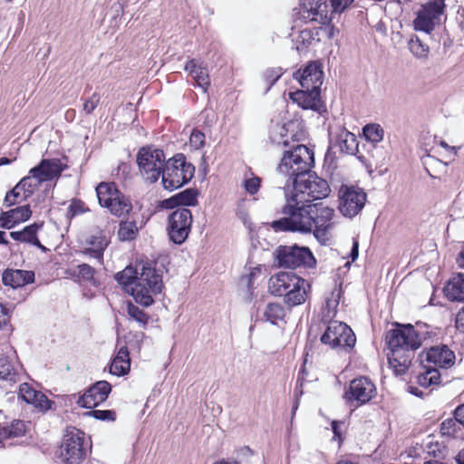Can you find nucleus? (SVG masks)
<instances>
[{
	"label": "nucleus",
	"instance_id": "nucleus-1",
	"mask_svg": "<svg viewBox=\"0 0 464 464\" xmlns=\"http://www.w3.org/2000/svg\"><path fill=\"white\" fill-rule=\"evenodd\" d=\"M427 334V332L422 333L411 324L401 325L387 333L388 362L396 375L406 373L415 351L420 347Z\"/></svg>",
	"mask_w": 464,
	"mask_h": 464
},
{
	"label": "nucleus",
	"instance_id": "nucleus-2",
	"mask_svg": "<svg viewBox=\"0 0 464 464\" xmlns=\"http://www.w3.org/2000/svg\"><path fill=\"white\" fill-rule=\"evenodd\" d=\"M115 279L127 294L146 307L154 303L153 295L160 294L163 287L161 276L150 264L137 268L129 266L117 273Z\"/></svg>",
	"mask_w": 464,
	"mask_h": 464
},
{
	"label": "nucleus",
	"instance_id": "nucleus-3",
	"mask_svg": "<svg viewBox=\"0 0 464 464\" xmlns=\"http://www.w3.org/2000/svg\"><path fill=\"white\" fill-rule=\"evenodd\" d=\"M63 168L59 159H44L32 168L14 188L7 192L4 203H21L27 200L43 183L58 179Z\"/></svg>",
	"mask_w": 464,
	"mask_h": 464
},
{
	"label": "nucleus",
	"instance_id": "nucleus-4",
	"mask_svg": "<svg viewBox=\"0 0 464 464\" xmlns=\"http://www.w3.org/2000/svg\"><path fill=\"white\" fill-rule=\"evenodd\" d=\"M268 288L272 295L283 296L286 304L295 306L305 302L310 285L292 272H280L270 277Z\"/></svg>",
	"mask_w": 464,
	"mask_h": 464
},
{
	"label": "nucleus",
	"instance_id": "nucleus-5",
	"mask_svg": "<svg viewBox=\"0 0 464 464\" xmlns=\"http://www.w3.org/2000/svg\"><path fill=\"white\" fill-rule=\"evenodd\" d=\"M292 183L295 193L291 198L286 197V203H311L325 198L331 192L327 181L311 170L303 179H295Z\"/></svg>",
	"mask_w": 464,
	"mask_h": 464
},
{
	"label": "nucleus",
	"instance_id": "nucleus-6",
	"mask_svg": "<svg viewBox=\"0 0 464 464\" xmlns=\"http://www.w3.org/2000/svg\"><path fill=\"white\" fill-rule=\"evenodd\" d=\"M318 205H286L284 213L286 217L275 220L271 227L276 231L309 232L314 227L312 211H316Z\"/></svg>",
	"mask_w": 464,
	"mask_h": 464
},
{
	"label": "nucleus",
	"instance_id": "nucleus-7",
	"mask_svg": "<svg viewBox=\"0 0 464 464\" xmlns=\"http://www.w3.org/2000/svg\"><path fill=\"white\" fill-rule=\"evenodd\" d=\"M314 164V152L305 145H297L284 153L278 170L295 179H303Z\"/></svg>",
	"mask_w": 464,
	"mask_h": 464
},
{
	"label": "nucleus",
	"instance_id": "nucleus-8",
	"mask_svg": "<svg viewBox=\"0 0 464 464\" xmlns=\"http://www.w3.org/2000/svg\"><path fill=\"white\" fill-rule=\"evenodd\" d=\"M353 0H303L300 14L305 22L329 23V13H342Z\"/></svg>",
	"mask_w": 464,
	"mask_h": 464
},
{
	"label": "nucleus",
	"instance_id": "nucleus-9",
	"mask_svg": "<svg viewBox=\"0 0 464 464\" xmlns=\"http://www.w3.org/2000/svg\"><path fill=\"white\" fill-rule=\"evenodd\" d=\"M195 168L188 163L183 154H177L169 159L161 174V181L165 188L174 189L188 183L194 176Z\"/></svg>",
	"mask_w": 464,
	"mask_h": 464
},
{
	"label": "nucleus",
	"instance_id": "nucleus-10",
	"mask_svg": "<svg viewBox=\"0 0 464 464\" xmlns=\"http://www.w3.org/2000/svg\"><path fill=\"white\" fill-rule=\"evenodd\" d=\"M136 160L142 178L149 183L160 179L167 162L163 150L151 146L140 148Z\"/></svg>",
	"mask_w": 464,
	"mask_h": 464
},
{
	"label": "nucleus",
	"instance_id": "nucleus-11",
	"mask_svg": "<svg viewBox=\"0 0 464 464\" xmlns=\"http://www.w3.org/2000/svg\"><path fill=\"white\" fill-rule=\"evenodd\" d=\"M320 341L332 349H352L355 345L356 337L346 324L340 321H330L327 323Z\"/></svg>",
	"mask_w": 464,
	"mask_h": 464
},
{
	"label": "nucleus",
	"instance_id": "nucleus-12",
	"mask_svg": "<svg viewBox=\"0 0 464 464\" xmlns=\"http://www.w3.org/2000/svg\"><path fill=\"white\" fill-rule=\"evenodd\" d=\"M276 256L278 266L286 268L301 266L312 267L315 265V259L307 247L281 246L276 248Z\"/></svg>",
	"mask_w": 464,
	"mask_h": 464
},
{
	"label": "nucleus",
	"instance_id": "nucleus-13",
	"mask_svg": "<svg viewBox=\"0 0 464 464\" xmlns=\"http://www.w3.org/2000/svg\"><path fill=\"white\" fill-rule=\"evenodd\" d=\"M84 434L79 430L67 432L63 438L60 457L63 464H82L86 457Z\"/></svg>",
	"mask_w": 464,
	"mask_h": 464
},
{
	"label": "nucleus",
	"instance_id": "nucleus-14",
	"mask_svg": "<svg viewBox=\"0 0 464 464\" xmlns=\"http://www.w3.org/2000/svg\"><path fill=\"white\" fill-rule=\"evenodd\" d=\"M192 214L187 208H179L173 211L168 218V235L169 239L180 245L188 238L192 225Z\"/></svg>",
	"mask_w": 464,
	"mask_h": 464
},
{
	"label": "nucleus",
	"instance_id": "nucleus-15",
	"mask_svg": "<svg viewBox=\"0 0 464 464\" xmlns=\"http://www.w3.org/2000/svg\"><path fill=\"white\" fill-rule=\"evenodd\" d=\"M444 1L429 0L426 5H422L413 21L415 30L430 33L440 22L445 8Z\"/></svg>",
	"mask_w": 464,
	"mask_h": 464
},
{
	"label": "nucleus",
	"instance_id": "nucleus-16",
	"mask_svg": "<svg viewBox=\"0 0 464 464\" xmlns=\"http://www.w3.org/2000/svg\"><path fill=\"white\" fill-rule=\"evenodd\" d=\"M376 394V387L373 382L366 378L360 377L350 382L343 398L351 406H360L369 402Z\"/></svg>",
	"mask_w": 464,
	"mask_h": 464
},
{
	"label": "nucleus",
	"instance_id": "nucleus-17",
	"mask_svg": "<svg viewBox=\"0 0 464 464\" xmlns=\"http://www.w3.org/2000/svg\"><path fill=\"white\" fill-rule=\"evenodd\" d=\"M294 78L299 82L301 89H304L305 92L321 91L323 71L316 63H310L303 71L295 72Z\"/></svg>",
	"mask_w": 464,
	"mask_h": 464
},
{
	"label": "nucleus",
	"instance_id": "nucleus-18",
	"mask_svg": "<svg viewBox=\"0 0 464 464\" xmlns=\"http://www.w3.org/2000/svg\"><path fill=\"white\" fill-rule=\"evenodd\" d=\"M111 390V386L108 382H97L79 398L78 404L83 408H94L107 399Z\"/></svg>",
	"mask_w": 464,
	"mask_h": 464
},
{
	"label": "nucleus",
	"instance_id": "nucleus-19",
	"mask_svg": "<svg viewBox=\"0 0 464 464\" xmlns=\"http://www.w3.org/2000/svg\"><path fill=\"white\" fill-rule=\"evenodd\" d=\"M422 357L425 358L428 365L432 368H448L454 363L455 355L446 345H437L430 347L425 353H422Z\"/></svg>",
	"mask_w": 464,
	"mask_h": 464
},
{
	"label": "nucleus",
	"instance_id": "nucleus-20",
	"mask_svg": "<svg viewBox=\"0 0 464 464\" xmlns=\"http://www.w3.org/2000/svg\"><path fill=\"white\" fill-rule=\"evenodd\" d=\"M111 242L109 233L98 230L92 234L85 241L88 246L82 253L97 259L101 264L103 260V253Z\"/></svg>",
	"mask_w": 464,
	"mask_h": 464
},
{
	"label": "nucleus",
	"instance_id": "nucleus-21",
	"mask_svg": "<svg viewBox=\"0 0 464 464\" xmlns=\"http://www.w3.org/2000/svg\"><path fill=\"white\" fill-rule=\"evenodd\" d=\"M18 397L40 411H47L51 408V401L42 392L35 390L27 382L20 384Z\"/></svg>",
	"mask_w": 464,
	"mask_h": 464
},
{
	"label": "nucleus",
	"instance_id": "nucleus-22",
	"mask_svg": "<svg viewBox=\"0 0 464 464\" xmlns=\"http://www.w3.org/2000/svg\"><path fill=\"white\" fill-rule=\"evenodd\" d=\"M290 99L304 110L310 109L319 111L322 106L320 100V91H308L300 89L289 93Z\"/></svg>",
	"mask_w": 464,
	"mask_h": 464
},
{
	"label": "nucleus",
	"instance_id": "nucleus-23",
	"mask_svg": "<svg viewBox=\"0 0 464 464\" xmlns=\"http://www.w3.org/2000/svg\"><path fill=\"white\" fill-rule=\"evenodd\" d=\"M34 281V273L21 269H5L2 276V282L5 285L12 288L23 287Z\"/></svg>",
	"mask_w": 464,
	"mask_h": 464
},
{
	"label": "nucleus",
	"instance_id": "nucleus-24",
	"mask_svg": "<svg viewBox=\"0 0 464 464\" xmlns=\"http://www.w3.org/2000/svg\"><path fill=\"white\" fill-rule=\"evenodd\" d=\"M98 203H126L130 201L114 182H101L96 187Z\"/></svg>",
	"mask_w": 464,
	"mask_h": 464
},
{
	"label": "nucleus",
	"instance_id": "nucleus-25",
	"mask_svg": "<svg viewBox=\"0 0 464 464\" xmlns=\"http://www.w3.org/2000/svg\"><path fill=\"white\" fill-rule=\"evenodd\" d=\"M32 211L29 205H23L16 208L3 212L0 216V227L11 228L20 222L27 220Z\"/></svg>",
	"mask_w": 464,
	"mask_h": 464
},
{
	"label": "nucleus",
	"instance_id": "nucleus-26",
	"mask_svg": "<svg viewBox=\"0 0 464 464\" xmlns=\"http://www.w3.org/2000/svg\"><path fill=\"white\" fill-rule=\"evenodd\" d=\"M334 210L327 206L318 205L316 211H312V218L314 219V236L319 237L324 236L325 230L330 227Z\"/></svg>",
	"mask_w": 464,
	"mask_h": 464
},
{
	"label": "nucleus",
	"instance_id": "nucleus-27",
	"mask_svg": "<svg viewBox=\"0 0 464 464\" xmlns=\"http://www.w3.org/2000/svg\"><path fill=\"white\" fill-rule=\"evenodd\" d=\"M340 203H365L367 194L362 188L357 185L343 184L338 190Z\"/></svg>",
	"mask_w": 464,
	"mask_h": 464
},
{
	"label": "nucleus",
	"instance_id": "nucleus-28",
	"mask_svg": "<svg viewBox=\"0 0 464 464\" xmlns=\"http://www.w3.org/2000/svg\"><path fill=\"white\" fill-rule=\"evenodd\" d=\"M130 368V359L128 348L122 346L119 349L117 355L113 358L110 372L116 376H123L127 374Z\"/></svg>",
	"mask_w": 464,
	"mask_h": 464
},
{
	"label": "nucleus",
	"instance_id": "nucleus-29",
	"mask_svg": "<svg viewBox=\"0 0 464 464\" xmlns=\"http://www.w3.org/2000/svg\"><path fill=\"white\" fill-rule=\"evenodd\" d=\"M444 293L450 301L464 302V274L453 276L444 287Z\"/></svg>",
	"mask_w": 464,
	"mask_h": 464
},
{
	"label": "nucleus",
	"instance_id": "nucleus-30",
	"mask_svg": "<svg viewBox=\"0 0 464 464\" xmlns=\"http://www.w3.org/2000/svg\"><path fill=\"white\" fill-rule=\"evenodd\" d=\"M321 42V37L318 34L316 28L302 30L295 40L296 51L301 54L309 49V47Z\"/></svg>",
	"mask_w": 464,
	"mask_h": 464
},
{
	"label": "nucleus",
	"instance_id": "nucleus-31",
	"mask_svg": "<svg viewBox=\"0 0 464 464\" xmlns=\"http://www.w3.org/2000/svg\"><path fill=\"white\" fill-rule=\"evenodd\" d=\"M18 364L7 356H0V380L16 382L18 380Z\"/></svg>",
	"mask_w": 464,
	"mask_h": 464
},
{
	"label": "nucleus",
	"instance_id": "nucleus-32",
	"mask_svg": "<svg viewBox=\"0 0 464 464\" xmlns=\"http://www.w3.org/2000/svg\"><path fill=\"white\" fill-rule=\"evenodd\" d=\"M151 214H149L145 218L141 220L134 218L131 222H121L118 231V237L121 241L132 240L135 238L138 232V225L143 226L150 218Z\"/></svg>",
	"mask_w": 464,
	"mask_h": 464
},
{
	"label": "nucleus",
	"instance_id": "nucleus-33",
	"mask_svg": "<svg viewBox=\"0 0 464 464\" xmlns=\"http://www.w3.org/2000/svg\"><path fill=\"white\" fill-rule=\"evenodd\" d=\"M38 227L36 225H31L25 227L23 230L13 231L10 233L11 237L14 240L28 242L34 246H36L42 249H44L36 237V231Z\"/></svg>",
	"mask_w": 464,
	"mask_h": 464
},
{
	"label": "nucleus",
	"instance_id": "nucleus-34",
	"mask_svg": "<svg viewBox=\"0 0 464 464\" xmlns=\"http://www.w3.org/2000/svg\"><path fill=\"white\" fill-rule=\"evenodd\" d=\"M440 382V373L438 369L432 368L431 365H425L424 372H420L417 377V382L420 386L429 388L437 385Z\"/></svg>",
	"mask_w": 464,
	"mask_h": 464
},
{
	"label": "nucleus",
	"instance_id": "nucleus-35",
	"mask_svg": "<svg viewBox=\"0 0 464 464\" xmlns=\"http://www.w3.org/2000/svg\"><path fill=\"white\" fill-rule=\"evenodd\" d=\"M338 142L340 150L343 153L353 155L358 150L356 136L346 130H342L339 134Z\"/></svg>",
	"mask_w": 464,
	"mask_h": 464
},
{
	"label": "nucleus",
	"instance_id": "nucleus-36",
	"mask_svg": "<svg viewBox=\"0 0 464 464\" xmlns=\"http://www.w3.org/2000/svg\"><path fill=\"white\" fill-rule=\"evenodd\" d=\"M340 300V292L333 291L329 297H327L325 305L322 308V320L327 324L334 321L333 318L336 314L337 306Z\"/></svg>",
	"mask_w": 464,
	"mask_h": 464
},
{
	"label": "nucleus",
	"instance_id": "nucleus-37",
	"mask_svg": "<svg viewBox=\"0 0 464 464\" xmlns=\"http://www.w3.org/2000/svg\"><path fill=\"white\" fill-rule=\"evenodd\" d=\"M25 432V424L22 420H14L10 424L2 425L0 423V437L5 439L15 438L24 435Z\"/></svg>",
	"mask_w": 464,
	"mask_h": 464
},
{
	"label": "nucleus",
	"instance_id": "nucleus-38",
	"mask_svg": "<svg viewBox=\"0 0 464 464\" xmlns=\"http://www.w3.org/2000/svg\"><path fill=\"white\" fill-rule=\"evenodd\" d=\"M198 191L197 189L188 188L174 197L164 200H159L156 203H197Z\"/></svg>",
	"mask_w": 464,
	"mask_h": 464
},
{
	"label": "nucleus",
	"instance_id": "nucleus-39",
	"mask_svg": "<svg viewBox=\"0 0 464 464\" xmlns=\"http://www.w3.org/2000/svg\"><path fill=\"white\" fill-rule=\"evenodd\" d=\"M264 315L267 321L276 324L277 321H282L285 318V312L280 304L270 303L266 305Z\"/></svg>",
	"mask_w": 464,
	"mask_h": 464
},
{
	"label": "nucleus",
	"instance_id": "nucleus-40",
	"mask_svg": "<svg viewBox=\"0 0 464 464\" xmlns=\"http://www.w3.org/2000/svg\"><path fill=\"white\" fill-rule=\"evenodd\" d=\"M127 313L130 319L137 322L141 327H146L150 317L142 309L129 302L127 304Z\"/></svg>",
	"mask_w": 464,
	"mask_h": 464
},
{
	"label": "nucleus",
	"instance_id": "nucleus-41",
	"mask_svg": "<svg viewBox=\"0 0 464 464\" xmlns=\"http://www.w3.org/2000/svg\"><path fill=\"white\" fill-rule=\"evenodd\" d=\"M362 132L366 140L377 143L383 139V129L379 124H367L363 127Z\"/></svg>",
	"mask_w": 464,
	"mask_h": 464
},
{
	"label": "nucleus",
	"instance_id": "nucleus-42",
	"mask_svg": "<svg viewBox=\"0 0 464 464\" xmlns=\"http://www.w3.org/2000/svg\"><path fill=\"white\" fill-rule=\"evenodd\" d=\"M409 48L412 54L418 58H425L429 53V46L423 44L418 37L409 41Z\"/></svg>",
	"mask_w": 464,
	"mask_h": 464
},
{
	"label": "nucleus",
	"instance_id": "nucleus-43",
	"mask_svg": "<svg viewBox=\"0 0 464 464\" xmlns=\"http://www.w3.org/2000/svg\"><path fill=\"white\" fill-rule=\"evenodd\" d=\"M261 187V179L257 176H255L252 172H250L249 176H246L243 180V188L246 192L249 195H256Z\"/></svg>",
	"mask_w": 464,
	"mask_h": 464
},
{
	"label": "nucleus",
	"instance_id": "nucleus-44",
	"mask_svg": "<svg viewBox=\"0 0 464 464\" xmlns=\"http://www.w3.org/2000/svg\"><path fill=\"white\" fill-rule=\"evenodd\" d=\"M193 77L197 82V85L200 87L204 92H206L210 85V80L208 71L202 67L198 72H197L193 75Z\"/></svg>",
	"mask_w": 464,
	"mask_h": 464
},
{
	"label": "nucleus",
	"instance_id": "nucleus-45",
	"mask_svg": "<svg viewBox=\"0 0 464 464\" xmlns=\"http://www.w3.org/2000/svg\"><path fill=\"white\" fill-rule=\"evenodd\" d=\"M189 144L195 150L202 148L205 144V134L200 130H194L189 137Z\"/></svg>",
	"mask_w": 464,
	"mask_h": 464
},
{
	"label": "nucleus",
	"instance_id": "nucleus-46",
	"mask_svg": "<svg viewBox=\"0 0 464 464\" xmlns=\"http://www.w3.org/2000/svg\"><path fill=\"white\" fill-rule=\"evenodd\" d=\"M253 451L248 447L241 448L237 454V458L233 462L221 460L214 464H247L241 459V457H252Z\"/></svg>",
	"mask_w": 464,
	"mask_h": 464
},
{
	"label": "nucleus",
	"instance_id": "nucleus-47",
	"mask_svg": "<svg viewBox=\"0 0 464 464\" xmlns=\"http://www.w3.org/2000/svg\"><path fill=\"white\" fill-rule=\"evenodd\" d=\"M100 103V95L93 93L89 99L83 102L82 110L86 114H91Z\"/></svg>",
	"mask_w": 464,
	"mask_h": 464
},
{
	"label": "nucleus",
	"instance_id": "nucleus-48",
	"mask_svg": "<svg viewBox=\"0 0 464 464\" xmlns=\"http://www.w3.org/2000/svg\"><path fill=\"white\" fill-rule=\"evenodd\" d=\"M364 205H339V210L343 216L353 218L356 216Z\"/></svg>",
	"mask_w": 464,
	"mask_h": 464
},
{
	"label": "nucleus",
	"instance_id": "nucleus-49",
	"mask_svg": "<svg viewBox=\"0 0 464 464\" xmlns=\"http://www.w3.org/2000/svg\"><path fill=\"white\" fill-rule=\"evenodd\" d=\"M77 276L82 280L90 281L93 278L94 269L87 265L82 264L77 266Z\"/></svg>",
	"mask_w": 464,
	"mask_h": 464
},
{
	"label": "nucleus",
	"instance_id": "nucleus-50",
	"mask_svg": "<svg viewBox=\"0 0 464 464\" xmlns=\"http://www.w3.org/2000/svg\"><path fill=\"white\" fill-rule=\"evenodd\" d=\"M105 207L112 215L119 218L132 210V205H105Z\"/></svg>",
	"mask_w": 464,
	"mask_h": 464
},
{
	"label": "nucleus",
	"instance_id": "nucleus-51",
	"mask_svg": "<svg viewBox=\"0 0 464 464\" xmlns=\"http://www.w3.org/2000/svg\"><path fill=\"white\" fill-rule=\"evenodd\" d=\"M328 24L329 23H326L316 28L318 34L321 37V40L323 38L332 39L334 36V27L329 25Z\"/></svg>",
	"mask_w": 464,
	"mask_h": 464
},
{
	"label": "nucleus",
	"instance_id": "nucleus-52",
	"mask_svg": "<svg viewBox=\"0 0 464 464\" xmlns=\"http://www.w3.org/2000/svg\"><path fill=\"white\" fill-rule=\"evenodd\" d=\"M91 414L102 420H115V412L112 411H100L95 410L91 412Z\"/></svg>",
	"mask_w": 464,
	"mask_h": 464
},
{
	"label": "nucleus",
	"instance_id": "nucleus-53",
	"mask_svg": "<svg viewBox=\"0 0 464 464\" xmlns=\"http://www.w3.org/2000/svg\"><path fill=\"white\" fill-rule=\"evenodd\" d=\"M88 208H83L82 205H70L67 212V217L69 219L72 218L74 216L78 214H82L83 212L88 211Z\"/></svg>",
	"mask_w": 464,
	"mask_h": 464
},
{
	"label": "nucleus",
	"instance_id": "nucleus-54",
	"mask_svg": "<svg viewBox=\"0 0 464 464\" xmlns=\"http://www.w3.org/2000/svg\"><path fill=\"white\" fill-rule=\"evenodd\" d=\"M202 68L201 65L198 64L195 59H190L185 65V71L188 72L191 75H194Z\"/></svg>",
	"mask_w": 464,
	"mask_h": 464
},
{
	"label": "nucleus",
	"instance_id": "nucleus-55",
	"mask_svg": "<svg viewBox=\"0 0 464 464\" xmlns=\"http://www.w3.org/2000/svg\"><path fill=\"white\" fill-rule=\"evenodd\" d=\"M456 327L459 332L464 334V307L457 314Z\"/></svg>",
	"mask_w": 464,
	"mask_h": 464
},
{
	"label": "nucleus",
	"instance_id": "nucleus-56",
	"mask_svg": "<svg viewBox=\"0 0 464 464\" xmlns=\"http://www.w3.org/2000/svg\"><path fill=\"white\" fill-rule=\"evenodd\" d=\"M455 420L464 427V404L455 410Z\"/></svg>",
	"mask_w": 464,
	"mask_h": 464
},
{
	"label": "nucleus",
	"instance_id": "nucleus-57",
	"mask_svg": "<svg viewBox=\"0 0 464 464\" xmlns=\"http://www.w3.org/2000/svg\"><path fill=\"white\" fill-rule=\"evenodd\" d=\"M443 149L446 150L447 152H449L453 157L457 155L458 150L460 149V147H455V146H450L446 141L440 140L439 143Z\"/></svg>",
	"mask_w": 464,
	"mask_h": 464
},
{
	"label": "nucleus",
	"instance_id": "nucleus-58",
	"mask_svg": "<svg viewBox=\"0 0 464 464\" xmlns=\"http://www.w3.org/2000/svg\"><path fill=\"white\" fill-rule=\"evenodd\" d=\"M455 424L453 420H446L441 423V431L443 434H450V429Z\"/></svg>",
	"mask_w": 464,
	"mask_h": 464
},
{
	"label": "nucleus",
	"instance_id": "nucleus-59",
	"mask_svg": "<svg viewBox=\"0 0 464 464\" xmlns=\"http://www.w3.org/2000/svg\"><path fill=\"white\" fill-rule=\"evenodd\" d=\"M8 313L9 310L4 304H0V325L5 324Z\"/></svg>",
	"mask_w": 464,
	"mask_h": 464
},
{
	"label": "nucleus",
	"instance_id": "nucleus-60",
	"mask_svg": "<svg viewBox=\"0 0 464 464\" xmlns=\"http://www.w3.org/2000/svg\"><path fill=\"white\" fill-rule=\"evenodd\" d=\"M358 255H359V244H358V241L353 239V248H352V251H351V258L353 261H355L358 257Z\"/></svg>",
	"mask_w": 464,
	"mask_h": 464
},
{
	"label": "nucleus",
	"instance_id": "nucleus-61",
	"mask_svg": "<svg viewBox=\"0 0 464 464\" xmlns=\"http://www.w3.org/2000/svg\"><path fill=\"white\" fill-rule=\"evenodd\" d=\"M458 265L464 268V249L460 252L459 256L457 259Z\"/></svg>",
	"mask_w": 464,
	"mask_h": 464
},
{
	"label": "nucleus",
	"instance_id": "nucleus-62",
	"mask_svg": "<svg viewBox=\"0 0 464 464\" xmlns=\"http://www.w3.org/2000/svg\"><path fill=\"white\" fill-rule=\"evenodd\" d=\"M457 461L459 464H464V449L459 452Z\"/></svg>",
	"mask_w": 464,
	"mask_h": 464
},
{
	"label": "nucleus",
	"instance_id": "nucleus-63",
	"mask_svg": "<svg viewBox=\"0 0 464 464\" xmlns=\"http://www.w3.org/2000/svg\"><path fill=\"white\" fill-rule=\"evenodd\" d=\"M13 162V160H10L6 157L0 158V166L8 165Z\"/></svg>",
	"mask_w": 464,
	"mask_h": 464
},
{
	"label": "nucleus",
	"instance_id": "nucleus-64",
	"mask_svg": "<svg viewBox=\"0 0 464 464\" xmlns=\"http://www.w3.org/2000/svg\"><path fill=\"white\" fill-rule=\"evenodd\" d=\"M5 233L0 231V244L7 245L8 241L5 238Z\"/></svg>",
	"mask_w": 464,
	"mask_h": 464
}]
</instances>
